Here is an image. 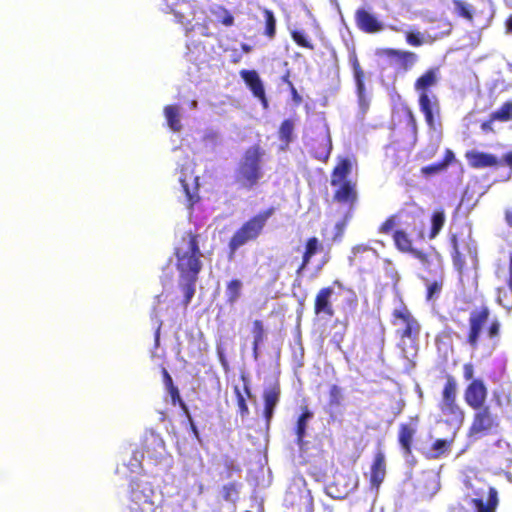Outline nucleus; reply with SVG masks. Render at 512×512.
Here are the masks:
<instances>
[{
  "instance_id": "42",
  "label": "nucleus",
  "mask_w": 512,
  "mask_h": 512,
  "mask_svg": "<svg viewBox=\"0 0 512 512\" xmlns=\"http://www.w3.org/2000/svg\"><path fill=\"white\" fill-rule=\"evenodd\" d=\"M291 37L297 45L311 50L314 49V46L312 45L311 41L308 39L306 33L303 30L291 31Z\"/></svg>"
},
{
  "instance_id": "59",
  "label": "nucleus",
  "mask_w": 512,
  "mask_h": 512,
  "mask_svg": "<svg viewBox=\"0 0 512 512\" xmlns=\"http://www.w3.org/2000/svg\"><path fill=\"white\" fill-rule=\"evenodd\" d=\"M217 354H218L220 363L226 369L228 367V362L226 360L223 350L220 347H217Z\"/></svg>"
},
{
  "instance_id": "14",
  "label": "nucleus",
  "mask_w": 512,
  "mask_h": 512,
  "mask_svg": "<svg viewBox=\"0 0 512 512\" xmlns=\"http://www.w3.org/2000/svg\"><path fill=\"white\" fill-rule=\"evenodd\" d=\"M489 317V310L482 308L479 311H472L469 318L470 331L468 336V343L475 348L477 346L479 336L483 329L484 324Z\"/></svg>"
},
{
  "instance_id": "10",
  "label": "nucleus",
  "mask_w": 512,
  "mask_h": 512,
  "mask_svg": "<svg viewBox=\"0 0 512 512\" xmlns=\"http://www.w3.org/2000/svg\"><path fill=\"white\" fill-rule=\"evenodd\" d=\"M163 4L161 5V10L165 13H171L174 15L175 20L186 26L190 23V18L193 16L192 7L188 2L182 1H174L171 2L169 0H163Z\"/></svg>"
},
{
  "instance_id": "8",
  "label": "nucleus",
  "mask_w": 512,
  "mask_h": 512,
  "mask_svg": "<svg viewBox=\"0 0 512 512\" xmlns=\"http://www.w3.org/2000/svg\"><path fill=\"white\" fill-rule=\"evenodd\" d=\"M440 490V476L434 470L420 473L414 481V492L420 500L432 499Z\"/></svg>"
},
{
  "instance_id": "5",
  "label": "nucleus",
  "mask_w": 512,
  "mask_h": 512,
  "mask_svg": "<svg viewBox=\"0 0 512 512\" xmlns=\"http://www.w3.org/2000/svg\"><path fill=\"white\" fill-rule=\"evenodd\" d=\"M393 239L398 250L410 253L414 258L418 259L423 266H429L432 255L427 254L421 250L413 247L416 240H424V223L422 221L414 226L409 231L407 229H398L393 234Z\"/></svg>"
},
{
  "instance_id": "33",
  "label": "nucleus",
  "mask_w": 512,
  "mask_h": 512,
  "mask_svg": "<svg viewBox=\"0 0 512 512\" xmlns=\"http://www.w3.org/2000/svg\"><path fill=\"white\" fill-rule=\"evenodd\" d=\"M497 302L508 312L512 310V285L509 281L506 287L497 289Z\"/></svg>"
},
{
  "instance_id": "37",
  "label": "nucleus",
  "mask_w": 512,
  "mask_h": 512,
  "mask_svg": "<svg viewBox=\"0 0 512 512\" xmlns=\"http://www.w3.org/2000/svg\"><path fill=\"white\" fill-rule=\"evenodd\" d=\"M492 121L507 122L512 119V101L505 102L499 109L491 113Z\"/></svg>"
},
{
  "instance_id": "23",
  "label": "nucleus",
  "mask_w": 512,
  "mask_h": 512,
  "mask_svg": "<svg viewBox=\"0 0 512 512\" xmlns=\"http://www.w3.org/2000/svg\"><path fill=\"white\" fill-rule=\"evenodd\" d=\"M350 62L353 68L359 102L360 105H363L365 98L364 72L361 69L360 64L355 56L350 58Z\"/></svg>"
},
{
  "instance_id": "28",
  "label": "nucleus",
  "mask_w": 512,
  "mask_h": 512,
  "mask_svg": "<svg viewBox=\"0 0 512 512\" xmlns=\"http://www.w3.org/2000/svg\"><path fill=\"white\" fill-rule=\"evenodd\" d=\"M351 171V162L348 159H343L339 162V164L335 167L331 184L333 186L338 185L340 182L347 181L346 178Z\"/></svg>"
},
{
  "instance_id": "34",
  "label": "nucleus",
  "mask_w": 512,
  "mask_h": 512,
  "mask_svg": "<svg viewBox=\"0 0 512 512\" xmlns=\"http://www.w3.org/2000/svg\"><path fill=\"white\" fill-rule=\"evenodd\" d=\"M185 170L186 168L182 166L180 170L179 182L183 192L185 193L186 200L189 202V206H192L197 198V187H193V189L190 188L189 183L187 182Z\"/></svg>"
},
{
  "instance_id": "50",
  "label": "nucleus",
  "mask_w": 512,
  "mask_h": 512,
  "mask_svg": "<svg viewBox=\"0 0 512 512\" xmlns=\"http://www.w3.org/2000/svg\"><path fill=\"white\" fill-rule=\"evenodd\" d=\"M406 41L412 46H421L423 44V38L420 32H407Z\"/></svg>"
},
{
  "instance_id": "43",
  "label": "nucleus",
  "mask_w": 512,
  "mask_h": 512,
  "mask_svg": "<svg viewBox=\"0 0 512 512\" xmlns=\"http://www.w3.org/2000/svg\"><path fill=\"white\" fill-rule=\"evenodd\" d=\"M446 170L445 163L437 162L421 168L422 175L426 177L437 175Z\"/></svg>"
},
{
  "instance_id": "55",
  "label": "nucleus",
  "mask_w": 512,
  "mask_h": 512,
  "mask_svg": "<svg viewBox=\"0 0 512 512\" xmlns=\"http://www.w3.org/2000/svg\"><path fill=\"white\" fill-rule=\"evenodd\" d=\"M454 158V153L451 150L447 149L444 159L440 162L445 163V168H447L449 164L454 160Z\"/></svg>"
},
{
  "instance_id": "13",
  "label": "nucleus",
  "mask_w": 512,
  "mask_h": 512,
  "mask_svg": "<svg viewBox=\"0 0 512 512\" xmlns=\"http://www.w3.org/2000/svg\"><path fill=\"white\" fill-rule=\"evenodd\" d=\"M240 76L253 95L261 101L263 107L267 108L268 101L266 99L264 85L259 74L255 70L243 69L240 72Z\"/></svg>"
},
{
  "instance_id": "53",
  "label": "nucleus",
  "mask_w": 512,
  "mask_h": 512,
  "mask_svg": "<svg viewBox=\"0 0 512 512\" xmlns=\"http://www.w3.org/2000/svg\"><path fill=\"white\" fill-rule=\"evenodd\" d=\"M204 140L207 144L216 145L218 141V135L216 132L209 131L205 134Z\"/></svg>"
},
{
  "instance_id": "60",
  "label": "nucleus",
  "mask_w": 512,
  "mask_h": 512,
  "mask_svg": "<svg viewBox=\"0 0 512 512\" xmlns=\"http://www.w3.org/2000/svg\"><path fill=\"white\" fill-rule=\"evenodd\" d=\"M505 221L507 225L512 228V208H508L505 211Z\"/></svg>"
},
{
  "instance_id": "19",
  "label": "nucleus",
  "mask_w": 512,
  "mask_h": 512,
  "mask_svg": "<svg viewBox=\"0 0 512 512\" xmlns=\"http://www.w3.org/2000/svg\"><path fill=\"white\" fill-rule=\"evenodd\" d=\"M466 157L469 164L477 169L493 167L499 163L495 155L479 151L467 152Z\"/></svg>"
},
{
  "instance_id": "16",
  "label": "nucleus",
  "mask_w": 512,
  "mask_h": 512,
  "mask_svg": "<svg viewBox=\"0 0 512 512\" xmlns=\"http://www.w3.org/2000/svg\"><path fill=\"white\" fill-rule=\"evenodd\" d=\"M334 293L332 287L320 289L315 298L314 311L316 315H323L329 318L333 317L334 310L332 308L331 297Z\"/></svg>"
},
{
  "instance_id": "44",
  "label": "nucleus",
  "mask_w": 512,
  "mask_h": 512,
  "mask_svg": "<svg viewBox=\"0 0 512 512\" xmlns=\"http://www.w3.org/2000/svg\"><path fill=\"white\" fill-rule=\"evenodd\" d=\"M234 391H235L236 398H237V405H238L239 413L242 418H245L246 416L249 415V408H248L245 396L242 394L239 387H237V386L234 388Z\"/></svg>"
},
{
  "instance_id": "62",
  "label": "nucleus",
  "mask_w": 512,
  "mask_h": 512,
  "mask_svg": "<svg viewBox=\"0 0 512 512\" xmlns=\"http://www.w3.org/2000/svg\"><path fill=\"white\" fill-rule=\"evenodd\" d=\"M493 122L494 121H492L491 118L488 121L483 122L482 125H481L482 130L485 131V132L493 130L492 129Z\"/></svg>"
},
{
  "instance_id": "41",
  "label": "nucleus",
  "mask_w": 512,
  "mask_h": 512,
  "mask_svg": "<svg viewBox=\"0 0 512 512\" xmlns=\"http://www.w3.org/2000/svg\"><path fill=\"white\" fill-rule=\"evenodd\" d=\"M143 459H144L143 452L133 450L132 456H131L129 462L127 464L124 463V466H126L130 472L135 473L141 468Z\"/></svg>"
},
{
  "instance_id": "51",
  "label": "nucleus",
  "mask_w": 512,
  "mask_h": 512,
  "mask_svg": "<svg viewBox=\"0 0 512 512\" xmlns=\"http://www.w3.org/2000/svg\"><path fill=\"white\" fill-rule=\"evenodd\" d=\"M395 227V217H389L380 227L381 233H389Z\"/></svg>"
},
{
  "instance_id": "63",
  "label": "nucleus",
  "mask_w": 512,
  "mask_h": 512,
  "mask_svg": "<svg viewBox=\"0 0 512 512\" xmlns=\"http://www.w3.org/2000/svg\"><path fill=\"white\" fill-rule=\"evenodd\" d=\"M503 161L510 167V169L512 170V150L508 153H506L504 156H503Z\"/></svg>"
},
{
  "instance_id": "31",
  "label": "nucleus",
  "mask_w": 512,
  "mask_h": 512,
  "mask_svg": "<svg viewBox=\"0 0 512 512\" xmlns=\"http://www.w3.org/2000/svg\"><path fill=\"white\" fill-rule=\"evenodd\" d=\"M319 247V241L316 237L309 238L306 246L305 251L303 254L302 264L297 270V274H301V272L305 269V267L310 262V259L317 253Z\"/></svg>"
},
{
  "instance_id": "30",
  "label": "nucleus",
  "mask_w": 512,
  "mask_h": 512,
  "mask_svg": "<svg viewBox=\"0 0 512 512\" xmlns=\"http://www.w3.org/2000/svg\"><path fill=\"white\" fill-rule=\"evenodd\" d=\"M339 189L336 191L335 199L339 202H350L356 197L354 186L350 181L340 182Z\"/></svg>"
},
{
  "instance_id": "40",
  "label": "nucleus",
  "mask_w": 512,
  "mask_h": 512,
  "mask_svg": "<svg viewBox=\"0 0 512 512\" xmlns=\"http://www.w3.org/2000/svg\"><path fill=\"white\" fill-rule=\"evenodd\" d=\"M263 16L265 20V35L269 38H273L276 34V18L274 13L269 9L263 10Z\"/></svg>"
},
{
  "instance_id": "45",
  "label": "nucleus",
  "mask_w": 512,
  "mask_h": 512,
  "mask_svg": "<svg viewBox=\"0 0 512 512\" xmlns=\"http://www.w3.org/2000/svg\"><path fill=\"white\" fill-rule=\"evenodd\" d=\"M222 496L226 501H235L238 497L237 484L234 482L225 484L222 488Z\"/></svg>"
},
{
  "instance_id": "32",
  "label": "nucleus",
  "mask_w": 512,
  "mask_h": 512,
  "mask_svg": "<svg viewBox=\"0 0 512 512\" xmlns=\"http://www.w3.org/2000/svg\"><path fill=\"white\" fill-rule=\"evenodd\" d=\"M415 434V429L408 424H402L400 426L399 431V443L402 448L405 450V453H410L411 451V443L413 436Z\"/></svg>"
},
{
  "instance_id": "54",
  "label": "nucleus",
  "mask_w": 512,
  "mask_h": 512,
  "mask_svg": "<svg viewBox=\"0 0 512 512\" xmlns=\"http://www.w3.org/2000/svg\"><path fill=\"white\" fill-rule=\"evenodd\" d=\"M500 324L498 321H494L490 324L488 328L489 337L493 338L499 334Z\"/></svg>"
},
{
  "instance_id": "4",
  "label": "nucleus",
  "mask_w": 512,
  "mask_h": 512,
  "mask_svg": "<svg viewBox=\"0 0 512 512\" xmlns=\"http://www.w3.org/2000/svg\"><path fill=\"white\" fill-rule=\"evenodd\" d=\"M127 512H154L160 495L153 484L143 478L132 479L128 491Z\"/></svg>"
},
{
  "instance_id": "1",
  "label": "nucleus",
  "mask_w": 512,
  "mask_h": 512,
  "mask_svg": "<svg viewBox=\"0 0 512 512\" xmlns=\"http://www.w3.org/2000/svg\"><path fill=\"white\" fill-rule=\"evenodd\" d=\"M201 252L196 236L187 233L176 248L177 268L180 272V286L184 293V305L188 306L195 294V282L201 270Z\"/></svg>"
},
{
  "instance_id": "46",
  "label": "nucleus",
  "mask_w": 512,
  "mask_h": 512,
  "mask_svg": "<svg viewBox=\"0 0 512 512\" xmlns=\"http://www.w3.org/2000/svg\"><path fill=\"white\" fill-rule=\"evenodd\" d=\"M344 303H345V306L346 308L350 311V312H354L358 306V298H357V295L356 293L351 290V289H347L345 291V296H344Z\"/></svg>"
},
{
  "instance_id": "9",
  "label": "nucleus",
  "mask_w": 512,
  "mask_h": 512,
  "mask_svg": "<svg viewBox=\"0 0 512 512\" xmlns=\"http://www.w3.org/2000/svg\"><path fill=\"white\" fill-rule=\"evenodd\" d=\"M477 410L469 430V436L475 438L489 433L497 426V416L492 415L488 407H482Z\"/></svg>"
},
{
  "instance_id": "64",
  "label": "nucleus",
  "mask_w": 512,
  "mask_h": 512,
  "mask_svg": "<svg viewBox=\"0 0 512 512\" xmlns=\"http://www.w3.org/2000/svg\"><path fill=\"white\" fill-rule=\"evenodd\" d=\"M506 31L512 33V15L506 21Z\"/></svg>"
},
{
  "instance_id": "36",
  "label": "nucleus",
  "mask_w": 512,
  "mask_h": 512,
  "mask_svg": "<svg viewBox=\"0 0 512 512\" xmlns=\"http://www.w3.org/2000/svg\"><path fill=\"white\" fill-rule=\"evenodd\" d=\"M294 121L285 119L279 128V139L288 146L293 140Z\"/></svg>"
},
{
  "instance_id": "27",
  "label": "nucleus",
  "mask_w": 512,
  "mask_h": 512,
  "mask_svg": "<svg viewBox=\"0 0 512 512\" xmlns=\"http://www.w3.org/2000/svg\"><path fill=\"white\" fill-rule=\"evenodd\" d=\"M252 333H253V345H252L253 357L255 360H258L259 347L262 344V342L264 341V337H265L264 326L260 320H255L253 322Z\"/></svg>"
},
{
  "instance_id": "22",
  "label": "nucleus",
  "mask_w": 512,
  "mask_h": 512,
  "mask_svg": "<svg viewBox=\"0 0 512 512\" xmlns=\"http://www.w3.org/2000/svg\"><path fill=\"white\" fill-rule=\"evenodd\" d=\"M441 412L450 426L458 429L463 423L464 413L457 404L442 408Z\"/></svg>"
},
{
  "instance_id": "7",
  "label": "nucleus",
  "mask_w": 512,
  "mask_h": 512,
  "mask_svg": "<svg viewBox=\"0 0 512 512\" xmlns=\"http://www.w3.org/2000/svg\"><path fill=\"white\" fill-rule=\"evenodd\" d=\"M392 315L393 325L398 327L397 334L400 337L411 338L419 335L420 325L402 301L394 308Z\"/></svg>"
},
{
  "instance_id": "20",
  "label": "nucleus",
  "mask_w": 512,
  "mask_h": 512,
  "mask_svg": "<svg viewBox=\"0 0 512 512\" xmlns=\"http://www.w3.org/2000/svg\"><path fill=\"white\" fill-rule=\"evenodd\" d=\"M314 414L307 407L302 409L301 414L298 416L296 425L294 428L295 435L297 438V444L301 447L303 444V440L306 436V430L308 427V423L312 420Z\"/></svg>"
},
{
  "instance_id": "57",
  "label": "nucleus",
  "mask_w": 512,
  "mask_h": 512,
  "mask_svg": "<svg viewBox=\"0 0 512 512\" xmlns=\"http://www.w3.org/2000/svg\"><path fill=\"white\" fill-rule=\"evenodd\" d=\"M446 447V441L445 440H441V439H438L435 441V443L433 444V449L438 452V453H441L444 451Z\"/></svg>"
},
{
  "instance_id": "61",
  "label": "nucleus",
  "mask_w": 512,
  "mask_h": 512,
  "mask_svg": "<svg viewBox=\"0 0 512 512\" xmlns=\"http://www.w3.org/2000/svg\"><path fill=\"white\" fill-rule=\"evenodd\" d=\"M161 325H162V322L159 321L158 322V326H157L156 331H155V335H154L155 347L159 346Z\"/></svg>"
},
{
  "instance_id": "26",
  "label": "nucleus",
  "mask_w": 512,
  "mask_h": 512,
  "mask_svg": "<svg viewBox=\"0 0 512 512\" xmlns=\"http://www.w3.org/2000/svg\"><path fill=\"white\" fill-rule=\"evenodd\" d=\"M400 342L398 344L401 349V353L403 358L408 361H411L417 354L418 350V336H414L411 338L400 337Z\"/></svg>"
},
{
  "instance_id": "38",
  "label": "nucleus",
  "mask_w": 512,
  "mask_h": 512,
  "mask_svg": "<svg viewBox=\"0 0 512 512\" xmlns=\"http://www.w3.org/2000/svg\"><path fill=\"white\" fill-rule=\"evenodd\" d=\"M452 4V9L458 16L468 21L473 19V8L469 3L461 0H452Z\"/></svg>"
},
{
  "instance_id": "49",
  "label": "nucleus",
  "mask_w": 512,
  "mask_h": 512,
  "mask_svg": "<svg viewBox=\"0 0 512 512\" xmlns=\"http://www.w3.org/2000/svg\"><path fill=\"white\" fill-rule=\"evenodd\" d=\"M167 393L169 394L171 402L174 406L179 404L182 408H186V405L182 401L179 390L176 386L167 389Z\"/></svg>"
},
{
  "instance_id": "3",
  "label": "nucleus",
  "mask_w": 512,
  "mask_h": 512,
  "mask_svg": "<svg viewBox=\"0 0 512 512\" xmlns=\"http://www.w3.org/2000/svg\"><path fill=\"white\" fill-rule=\"evenodd\" d=\"M437 80V70L429 69L416 80L414 85L415 91L419 94L420 110L430 128L435 127V115L439 113L438 99L430 91V88L436 85Z\"/></svg>"
},
{
  "instance_id": "6",
  "label": "nucleus",
  "mask_w": 512,
  "mask_h": 512,
  "mask_svg": "<svg viewBox=\"0 0 512 512\" xmlns=\"http://www.w3.org/2000/svg\"><path fill=\"white\" fill-rule=\"evenodd\" d=\"M274 214L271 207L246 221L232 236L229 242L231 252H235L246 243L255 240L262 232L269 218Z\"/></svg>"
},
{
  "instance_id": "17",
  "label": "nucleus",
  "mask_w": 512,
  "mask_h": 512,
  "mask_svg": "<svg viewBox=\"0 0 512 512\" xmlns=\"http://www.w3.org/2000/svg\"><path fill=\"white\" fill-rule=\"evenodd\" d=\"M280 390L276 385L265 388L263 393L264 398V418L267 424L270 423L273 418L274 409L279 402Z\"/></svg>"
},
{
  "instance_id": "2",
  "label": "nucleus",
  "mask_w": 512,
  "mask_h": 512,
  "mask_svg": "<svg viewBox=\"0 0 512 512\" xmlns=\"http://www.w3.org/2000/svg\"><path fill=\"white\" fill-rule=\"evenodd\" d=\"M265 151L258 145L249 147L238 163L235 178L243 188H253L264 176L263 156Z\"/></svg>"
},
{
  "instance_id": "58",
  "label": "nucleus",
  "mask_w": 512,
  "mask_h": 512,
  "mask_svg": "<svg viewBox=\"0 0 512 512\" xmlns=\"http://www.w3.org/2000/svg\"><path fill=\"white\" fill-rule=\"evenodd\" d=\"M474 375V370L471 364L464 365V378L466 380H471Z\"/></svg>"
},
{
  "instance_id": "24",
  "label": "nucleus",
  "mask_w": 512,
  "mask_h": 512,
  "mask_svg": "<svg viewBox=\"0 0 512 512\" xmlns=\"http://www.w3.org/2000/svg\"><path fill=\"white\" fill-rule=\"evenodd\" d=\"M456 390L457 384L454 378L448 377L443 391H442V399L440 402V409L445 408L447 406H452L456 403Z\"/></svg>"
},
{
  "instance_id": "11",
  "label": "nucleus",
  "mask_w": 512,
  "mask_h": 512,
  "mask_svg": "<svg viewBox=\"0 0 512 512\" xmlns=\"http://www.w3.org/2000/svg\"><path fill=\"white\" fill-rule=\"evenodd\" d=\"M357 27L365 33H377L384 29V24L378 18L364 8H359L355 13Z\"/></svg>"
},
{
  "instance_id": "21",
  "label": "nucleus",
  "mask_w": 512,
  "mask_h": 512,
  "mask_svg": "<svg viewBox=\"0 0 512 512\" xmlns=\"http://www.w3.org/2000/svg\"><path fill=\"white\" fill-rule=\"evenodd\" d=\"M163 112L169 129L173 132H180L182 130L181 107L176 104L167 105Z\"/></svg>"
},
{
  "instance_id": "25",
  "label": "nucleus",
  "mask_w": 512,
  "mask_h": 512,
  "mask_svg": "<svg viewBox=\"0 0 512 512\" xmlns=\"http://www.w3.org/2000/svg\"><path fill=\"white\" fill-rule=\"evenodd\" d=\"M446 222V215L443 209H436L433 211L430 218V230L428 238L430 240L436 238L442 230Z\"/></svg>"
},
{
  "instance_id": "29",
  "label": "nucleus",
  "mask_w": 512,
  "mask_h": 512,
  "mask_svg": "<svg viewBox=\"0 0 512 512\" xmlns=\"http://www.w3.org/2000/svg\"><path fill=\"white\" fill-rule=\"evenodd\" d=\"M389 54L395 56L401 67L405 70L412 68L418 59L415 53L409 51L390 50Z\"/></svg>"
},
{
  "instance_id": "15",
  "label": "nucleus",
  "mask_w": 512,
  "mask_h": 512,
  "mask_svg": "<svg viewBox=\"0 0 512 512\" xmlns=\"http://www.w3.org/2000/svg\"><path fill=\"white\" fill-rule=\"evenodd\" d=\"M476 496L472 502L476 512H495L498 504V493L493 487L487 486V498L484 499V493L475 492Z\"/></svg>"
},
{
  "instance_id": "48",
  "label": "nucleus",
  "mask_w": 512,
  "mask_h": 512,
  "mask_svg": "<svg viewBox=\"0 0 512 512\" xmlns=\"http://www.w3.org/2000/svg\"><path fill=\"white\" fill-rule=\"evenodd\" d=\"M442 289V283L433 281L427 286V300H432L437 297Z\"/></svg>"
},
{
  "instance_id": "56",
  "label": "nucleus",
  "mask_w": 512,
  "mask_h": 512,
  "mask_svg": "<svg viewBox=\"0 0 512 512\" xmlns=\"http://www.w3.org/2000/svg\"><path fill=\"white\" fill-rule=\"evenodd\" d=\"M453 248H454V255H453L454 264L456 266H459L461 263V255H460V252L458 251L457 243H456L455 239L453 240Z\"/></svg>"
},
{
  "instance_id": "47",
  "label": "nucleus",
  "mask_w": 512,
  "mask_h": 512,
  "mask_svg": "<svg viewBox=\"0 0 512 512\" xmlns=\"http://www.w3.org/2000/svg\"><path fill=\"white\" fill-rule=\"evenodd\" d=\"M329 403L331 406H338L341 402V389L337 385H332L329 392Z\"/></svg>"
},
{
  "instance_id": "52",
  "label": "nucleus",
  "mask_w": 512,
  "mask_h": 512,
  "mask_svg": "<svg viewBox=\"0 0 512 512\" xmlns=\"http://www.w3.org/2000/svg\"><path fill=\"white\" fill-rule=\"evenodd\" d=\"M162 375H163V383L165 385L166 390L175 386L171 375L165 368H162Z\"/></svg>"
},
{
  "instance_id": "39",
  "label": "nucleus",
  "mask_w": 512,
  "mask_h": 512,
  "mask_svg": "<svg viewBox=\"0 0 512 512\" xmlns=\"http://www.w3.org/2000/svg\"><path fill=\"white\" fill-rule=\"evenodd\" d=\"M212 14L215 16L218 22L224 26H232L234 24V16L224 7L215 6L211 9Z\"/></svg>"
},
{
  "instance_id": "18",
  "label": "nucleus",
  "mask_w": 512,
  "mask_h": 512,
  "mask_svg": "<svg viewBox=\"0 0 512 512\" xmlns=\"http://www.w3.org/2000/svg\"><path fill=\"white\" fill-rule=\"evenodd\" d=\"M386 475L385 455L382 451H378L374 457L371 466L370 482L372 487L379 488Z\"/></svg>"
},
{
  "instance_id": "12",
  "label": "nucleus",
  "mask_w": 512,
  "mask_h": 512,
  "mask_svg": "<svg viewBox=\"0 0 512 512\" xmlns=\"http://www.w3.org/2000/svg\"><path fill=\"white\" fill-rule=\"evenodd\" d=\"M487 397V389L480 379H474L465 391V401L474 409L482 408Z\"/></svg>"
},
{
  "instance_id": "35",
  "label": "nucleus",
  "mask_w": 512,
  "mask_h": 512,
  "mask_svg": "<svg viewBox=\"0 0 512 512\" xmlns=\"http://www.w3.org/2000/svg\"><path fill=\"white\" fill-rule=\"evenodd\" d=\"M241 290H242V282L240 280L233 279L228 283L226 291H225V295L227 298V302L230 305H233L238 301V299L241 295Z\"/></svg>"
}]
</instances>
